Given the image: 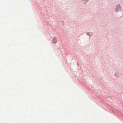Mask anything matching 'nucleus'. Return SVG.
Returning a JSON list of instances; mask_svg holds the SVG:
<instances>
[{"label":"nucleus","instance_id":"f257e3e1","mask_svg":"<svg viewBox=\"0 0 123 123\" xmlns=\"http://www.w3.org/2000/svg\"><path fill=\"white\" fill-rule=\"evenodd\" d=\"M115 9L116 11L117 12L118 11H123V9L122 6L119 4L116 5V7Z\"/></svg>","mask_w":123,"mask_h":123},{"label":"nucleus","instance_id":"f03ea898","mask_svg":"<svg viewBox=\"0 0 123 123\" xmlns=\"http://www.w3.org/2000/svg\"><path fill=\"white\" fill-rule=\"evenodd\" d=\"M89 0H81L82 3L84 5H86Z\"/></svg>","mask_w":123,"mask_h":123},{"label":"nucleus","instance_id":"7ed1b4c3","mask_svg":"<svg viewBox=\"0 0 123 123\" xmlns=\"http://www.w3.org/2000/svg\"><path fill=\"white\" fill-rule=\"evenodd\" d=\"M52 42L53 43H56L57 42L56 40V37H55L53 39Z\"/></svg>","mask_w":123,"mask_h":123},{"label":"nucleus","instance_id":"20e7f679","mask_svg":"<svg viewBox=\"0 0 123 123\" xmlns=\"http://www.w3.org/2000/svg\"><path fill=\"white\" fill-rule=\"evenodd\" d=\"M92 35V32H89V37H90V36Z\"/></svg>","mask_w":123,"mask_h":123},{"label":"nucleus","instance_id":"39448f33","mask_svg":"<svg viewBox=\"0 0 123 123\" xmlns=\"http://www.w3.org/2000/svg\"><path fill=\"white\" fill-rule=\"evenodd\" d=\"M89 32H87L86 33V34L87 35H88L89 36Z\"/></svg>","mask_w":123,"mask_h":123}]
</instances>
